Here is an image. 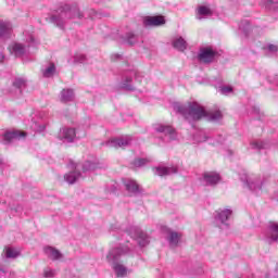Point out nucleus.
<instances>
[{
  "instance_id": "obj_1",
  "label": "nucleus",
  "mask_w": 278,
  "mask_h": 278,
  "mask_svg": "<svg viewBox=\"0 0 278 278\" xmlns=\"http://www.w3.org/2000/svg\"><path fill=\"white\" fill-rule=\"evenodd\" d=\"M174 110L178 114H181L186 121H201L205 118L206 121H220L223 118V113L220 111H205V109L199 104V102H189L188 104H174Z\"/></svg>"
},
{
  "instance_id": "obj_2",
  "label": "nucleus",
  "mask_w": 278,
  "mask_h": 278,
  "mask_svg": "<svg viewBox=\"0 0 278 278\" xmlns=\"http://www.w3.org/2000/svg\"><path fill=\"white\" fill-rule=\"evenodd\" d=\"M84 13L79 11V7L77 4L70 5L65 4L61 7L54 14L50 15L48 21L59 27V29H64V25H66V21L75 18H83Z\"/></svg>"
},
{
  "instance_id": "obj_3",
  "label": "nucleus",
  "mask_w": 278,
  "mask_h": 278,
  "mask_svg": "<svg viewBox=\"0 0 278 278\" xmlns=\"http://www.w3.org/2000/svg\"><path fill=\"white\" fill-rule=\"evenodd\" d=\"M126 253H129V248L121 247L112 249L106 255V261L112 266L113 271L118 278H125L129 275V269L125 264H123V257Z\"/></svg>"
},
{
  "instance_id": "obj_4",
  "label": "nucleus",
  "mask_w": 278,
  "mask_h": 278,
  "mask_svg": "<svg viewBox=\"0 0 278 278\" xmlns=\"http://www.w3.org/2000/svg\"><path fill=\"white\" fill-rule=\"evenodd\" d=\"M72 168H74L73 172H70L64 175V180L68 182L70 185L76 184V181H79L81 179V172L83 173H92V170H97V168H101V165L97 162L86 161L84 163H71Z\"/></svg>"
},
{
  "instance_id": "obj_5",
  "label": "nucleus",
  "mask_w": 278,
  "mask_h": 278,
  "mask_svg": "<svg viewBox=\"0 0 278 278\" xmlns=\"http://www.w3.org/2000/svg\"><path fill=\"white\" fill-rule=\"evenodd\" d=\"M58 138L62 140V142H75V140L86 138V131L75 130V128H62L59 131Z\"/></svg>"
},
{
  "instance_id": "obj_6",
  "label": "nucleus",
  "mask_w": 278,
  "mask_h": 278,
  "mask_svg": "<svg viewBox=\"0 0 278 278\" xmlns=\"http://www.w3.org/2000/svg\"><path fill=\"white\" fill-rule=\"evenodd\" d=\"M240 180L243 181L245 188L252 192H260V190H262V179L257 176H249V174L243 173L240 175Z\"/></svg>"
},
{
  "instance_id": "obj_7",
  "label": "nucleus",
  "mask_w": 278,
  "mask_h": 278,
  "mask_svg": "<svg viewBox=\"0 0 278 278\" xmlns=\"http://www.w3.org/2000/svg\"><path fill=\"white\" fill-rule=\"evenodd\" d=\"M127 232L130 237L137 240L139 247H147V244H149V236H147L139 227L131 226Z\"/></svg>"
},
{
  "instance_id": "obj_8",
  "label": "nucleus",
  "mask_w": 278,
  "mask_h": 278,
  "mask_svg": "<svg viewBox=\"0 0 278 278\" xmlns=\"http://www.w3.org/2000/svg\"><path fill=\"white\" fill-rule=\"evenodd\" d=\"M132 77H135L136 81H140V74H138V72H130L129 74H125L121 83L122 90H128L129 92H134V90H136V87L131 85V81H134Z\"/></svg>"
},
{
  "instance_id": "obj_9",
  "label": "nucleus",
  "mask_w": 278,
  "mask_h": 278,
  "mask_svg": "<svg viewBox=\"0 0 278 278\" xmlns=\"http://www.w3.org/2000/svg\"><path fill=\"white\" fill-rule=\"evenodd\" d=\"M131 144V136H124L121 138L110 139L105 142V146L110 149H125Z\"/></svg>"
},
{
  "instance_id": "obj_10",
  "label": "nucleus",
  "mask_w": 278,
  "mask_h": 278,
  "mask_svg": "<svg viewBox=\"0 0 278 278\" xmlns=\"http://www.w3.org/2000/svg\"><path fill=\"white\" fill-rule=\"evenodd\" d=\"M157 134H163L165 136L166 142H172V140H177V131L172 126L157 125L155 127Z\"/></svg>"
},
{
  "instance_id": "obj_11",
  "label": "nucleus",
  "mask_w": 278,
  "mask_h": 278,
  "mask_svg": "<svg viewBox=\"0 0 278 278\" xmlns=\"http://www.w3.org/2000/svg\"><path fill=\"white\" fill-rule=\"evenodd\" d=\"M216 55H218L217 51H214L211 48H203L200 50L198 60H200L203 64H212Z\"/></svg>"
},
{
  "instance_id": "obj_12",
  "label": "nucleus",
  "mask_w": 278,
  "mask_h": 278,
  "mask_svg": "<svg viewBox=\"0 0 278 278\" xmlns=\"http://www.w3.org/2000/svg\"><path fill=\"white\" fill-rule=\"evenodd\" d=\"M8 49L11 55H14V58H23V55L27 53V48L25 47V45L18 41H12L9 45Z\"/></svg>"
},
{
  "instance_id": "obj_13",
  "label": "nucleus",
  "mask_w": 278,
  "mask_h": 278,
  "mask_svg": "<svg viewBox=\"0 0 278 278\" xmlns=\"http://www.w3.org/2000/svg\"><path fill=\"white\" fill-rule=\"evenodd\" d=\"M26 136L27 132L21 130L7 131L3 135L2 143L10 144L11 142H14V140H22V138H25Z\"/></svg>"
},
{
  "instance_id": "obj_14",
  "label": "nucleus",
  "mask_w": 278,
  "mask_h": 278,
  "mask_svg": "<svg viewBox=\"0 0 278 278\" xmlns=\"http://www.w3.org/2000/svg\"><path fill=\"white\" fill-rule=\"evenodd\" d=\"M268 242H278V223L269 222L267 226Z\"/></svg>"
},
{
  "instance_id": "obj_15",
  "label": "nucleus",
  "mask_w": 278,
  "mask_h": 278,
  "mask_svg": "<svg viewBox=\"0 0 278 278\" xmlns=\"http://www.w3.org/2000/svg\"><path fill=\"white\" fill-rule=\"evenodd\" d=\"M153 170H154V174L157 175L159 177H166L168 175H177L179 173V170L175 166H172V167L157 166Z\"/></svg>"
},
{
  "instance_id": "obj_16",
  "label": "nucleus",
  "mask_w": 278,
  "mask_h": 278,
  "mask_svg": "<svg viewBox=\"0 0 278 278\" xmlns=\"http://www.w3.org/2000/svg\"><path fill=\"white\" fill-rule=\"evenodd\" d=\"M166 20H164V16L156 15L152 17H147L144 20L146 27H160L161 25H165Z\"/></svg>"
},
{
  "instance_id": "obj_17",
  "label": "nucleus",
  "mask_w": 278,
  "mask_h": 278,
  "mask_svg": "<svg viewBox=\"0 0 278 278\" xmlns=\"http://www.w3.org/2000/svg\"><path fill=\"white\" fill-rule=\"evenodd\" d=\"M12 36V23L0 21V38L1 40H7Z\"/></svg>"
},
{
  "instance_id": "obj_18",
  "label": "nucleus",
  "mask_w": 278,
  "mask_h": 278,
  "mask_svg": "<svg viewBox=\"0 0 278 278\" xmlns=\"http://www.w3.org/2000/svg\"><path fill=\"white\" fill-rule=\"evenodd\" d=\"M115 39H117L118 42H124L126 45H129L130 47L138 42V36L134 33H127L125 37L117 35Z\"/></svg>"
},
{
  "instance_id": "obj_19",
  "label": "nucleus",
  "mask_w": 278,
  "mask_h": 278,
  "mask_svg": "<svg viewBox=\"0 0 278 278\" xmlns=\"http://www.w3.org/2000/svg\"><path fill=\"white\" fill-rule=\"evenodd\" d=\"M203 179L206 186H216L220 181V175L214 172H206L203 175Z\"/></svg>"
},
{
  "instance_id": "obj_20",
  "label": "nucleus",
  "mask_w": 278,
  "mask_h": 278,
  "mask_svg": "<svg viewBox=\"0 0 278 278\" xmlns=\"http://www.w3.org/2000/svg\"><path fill=\"white\" fill-rule=\"evenodd\" d=\"M167 241L170 247V249H175L177 244H179V240L181 239V233L173 230H167Z\"/></svg>"
},
{
  "instance_id": "obj_21",
  "label": "nucleus",
  "mask_w": 278,
  "mask_h": 278,
  "mask_svg": "<svg viewBox=\"0 0 278 278\" xmlns=\"http://www.w3.org/2000/svg\"><path fill=\"white\" fill-rule=\"evenodd\" d=\"M232 211L229 208L219 210L215 216V220L222 223V225H226L227 219L231 218Z\"/></svg>"
},
{
  "instance_id": "obj_22",
  "label": "nucleus",
  "mask_w": 278,
  "mask_h": 278,
  "mask_svg": "<svg viewBox=\"0 0 278 278\" xmlns=\"http://www.w3.org/2000/svg\"><path fill=\"white\" fill-rule=\"evenodd\" d=\"M13 88H16L18 94H23V90L27 88V78L16 77L13 81Z\"/></svg>"
},
{
  "instance_id": "obj_23",
  "label": "nucleus",
  "mask_w": 278,
  "mask_h": 278,
  "mask_svg": "<svg viewBox=\"0 0 278 278\" xmlns=\"http://www.w3.org/2000/svg\"><path fill=\"white\" fill-rule=\"evenodd\" d=\"M124 186L130 194H140V187L136 180H125Z\"/></svg>"
},
{
  "instance_id": "obj_24",
  "label": "nucleus",
  "mask_w": 278,
  "mask_h": 278,
  "mask_svg": "<svg viewBox=\"0 0 278 278\" xmlns=\"http://www.w3.org/2000/svg\"><path fill=\"white\" fill-rule=\"evenodd\" d=\"M75 99V91L73 89H63L61 91L60 101L62 103H68Z\"/></svg>"
},
{
  "instance_id": "obj_25",
  "label": "nucleus",
  "mask_w": 278,
  "mask_h": 278,
  "mask_svg": "<svg viewBox=\"0 0 278 278\" xmlns=\"http://www.w3.org/2000/svg\"><path fill=\"white\" fill-rule=\"evenodd\" d=\"M43 251H45L47 257H49V260L55 261V260H60V257H62V253H60V251L53 247H46L43 249Z\"/></svg>"
},
{
  "instance_id": "obj_26",
  "label": "nucleus",
  "mask_w": 278,
  "mask_h": 278,
  "mask_svg": "<svg viewBox=\"0 0 278 278\" xmlns=\"http://www.w3.org/2000/svg\"><path fill=\"white\" fill-rule=\"evenodd\" d=\"M173 47H174V49H177L178 51H186L188 45L186 43V41L184 40L182 37H179L173 41Z\"/></svg>"
},
{
  "instance_id": "obj_27",
  "label": "nucleus",
  "mask_w": 278,
  "mask_h": 278,
  "mask_svg": "<svg viewBox=\"0 0 278 278\" xmlns=\"http://www.w3.org/2000/svg\"><path fill=\"white\" fill-rule=\"evenodd\" d=\"M21 255V252L14 248H7L5 249V257L8 260H16Z\"/></svg>"
},
{
  "instance_id": "obj_28",
  "label": "nucleus",
  "mask_w": 278,
  "mask_h": 278,
  "mask_svg": "<svg viewBox=\"0 0 278 278\" xmlns=\"http://www.w3.org/2000/svg\"><path fill=\"white\" fill-rule=\"evenodd\" d=\"M250 146L252 147V149H254L255 151H262V149H268V143L264 142V141H252L250 143Z\"/></svg>"
},
{
  "instance_id": "obj_29",
  "label": "nucleus",
  "mask_w": 278,
  "mask_h": 278,
  "mask_svg": "<svg viewBox=\"0 0 278 278\" xmlns=\"http://www.w3.org/2000/svg\"><path fill=\"white\" fill-rule=\"evenodd\" d=\"M43 77H53L55 75V64L51 63L46 70L42 71Z\"/></svg>"
},
{
  "instance_id": "obj_30",
  "label": "nucleus",
  "mask_w": 278,
  "mask_h": 278,
  "mask_svg": "<svg viewBox=\"0 0 278 278\" xmlns=\"http://www.w3.org/2000/svg\"><path fill=\"white\" fill-rule=\"evenodd\" d=\"M149 159H136L134 162H132V166L135 168H140L142 166H147V164H149Z\"/></svg>"
},
{
  "instance_id": "obj_31",
  "label": "nucleus",
  "mask_w": 278,
  "mask_h": 278,
  "mask_svg": "<svg viewBox=\"0 0 278 278\" xmlns=\"http://www.w3.org/2000/svg\"><path fill=\"white\" fill-rule=\"evenodd\" d=\"M265 8L267 10H278V0H266Z\"/></svg>"
},
{
  "instance_id": "obj_32",
  "label": "nucleus",
  "mask_w": 278,
  "mask_h": 278,
  "mask_svg": "<svg viewBox=\"0 0 278 278\" xmlns=\"http://www.w3.org/2000/svg\"><path fill=\"white\" fill-rule=\"evenodd\" d=\"M31 129H34V131L42 132V131H45V129H47V126L45 124L34 122L31 125Z\"/></svg>"
},
{
  "instance_id": "obj_33",
  "label": "nucleus",
  "mask_w": 278,
  "mask_h": 278,
  "mask_svg": "<svg viewBox=\"0 0 278 278\" xmlns=\"http://www.w3.org/2000/svg\"><path fill=\"white\" fill-rule=\"evenodd\" d=\"M198 14H200V16H210V14H212V11H210V8L207 7H200L198 9Z\"/></svg>"
},
{
  "instance_id": "obj_34",
  "label": "nucleus",
  "mask_w": 278,
  "mask_h": 278,
  "mask_svg": "<svg viewBox=\"0 0 278 278\" xmlns=\"http://www.w3.org/2000/svg\"><path fill=\"white\" fill-rule=\"evenodd\" d=\"M85 62H86V55L79 54V53L74 55V63L75 64H84Z\"/></svg>"
},
{
  "instance_id": "obj_35",
  "label": "nucleus",
  "mask_w": 278,
  "mask_h": 278,
  "mask_svg": "<svg viewBox=\"0 0 278 278\" xmlns=\"http://www.w3.org/2000/svg\"><path fill=\"white\" fill-rule=\"evenodd\" d=\"M43 277L45 278H53V277H55V270H53L51 268H46L43 270Z\"/></svg>"
},
{
  "instance_id": "obj_36",
  "label": "nucleus",
  "mask_w": 278,
  "mask_h": 278,
  "mask_svg": "<svg viewBox=\"0 0 278 278\" xmlns=\"http://www.w3.org/2000/svg\"><path fill=\"white\" fill-rule=\"evenodd\" d=\"M219 92L222 94H229V92H233V88L224 86V87H220Z\"/></svg>"
},
{
  "instance_id": "obj_37",
  "label": "nucleus",
  "mask_w": 278,
  "mask_h": 278,
  "mask_svg": "<svg viewBox=\"0 0 278 278\" xmlns=\"http://www.w3.org/2000/svg\"><path fill=\"white\" fill-rule=\"evenodd\" d=\"M266 49H267V51H269V53H277V51H278V47L273 43L267 45Z\"/></svg>"
},
{
  "instance_id": "obj_38",
  "label": "nucleus",
  "mask_w": 278,
  "mask_h": 278,
  "mask_svg": "<svg viewBox=\"0 0 278 278\" xmlns=\"http://www.w3.org/2000/svg\"><path fill=\"white\" fill-rule=\"evenodd\" d=\"M26 42L28 43L29 47H34L36 46V39L34 38V36H29V38L26 40Z\"/></svg>"
},
{
  "instance_id": "obj_39",
  "label": "nucleus",
  "mask_w": 278,
  "mask_h": 278,
  "mask_svg": "<svg viewBox=\"0 0 278 278\" xmlns=\"http://www.w3.org/2000/svg\"><path fill=\"white\" fill-rule=\"evenodd\" d=\"M5 277H8V271L0 267V278H5Z\"/></svg>"
},
{
  "instance_id": "obj_40",
  "label": "nucleus",
  "mask_w": 278,
  "mask_h": 278,
  "mask_svg": "<svg viewBox=\"0 0 278 278\" xmlns=\"http://www.w3.org/2000/svg\"><path fill=\"white\" fill-rule=\"evenodd\" d=\"M11 210H12L13 212H16V213L23 212V206L16 205L15 207H12Z\"/></svg>"
},
{
  "instance_id": "obj_41",
  "label": "nucleus",
  "mask_w": 278,
  "mask_h": 278,
  "mask_svg": "<svg viewBox=\"0 0 278 278\" xmlns=\"http://www.w3.org/2000/svg\"><path fill=\"white\" fill-rule=\"evenodd\" d=\"M111 60H113V61L121 60V55L119 54H112Z\"/></svg>"
},
{
  "instance_id": "obj_42",
  "label": "nucleus",
  "mask_w": 278,
  "mask_h": 278,
  "mask_svg": "<svg viewBox=\"0 0 278 278\" xmlns=\"http://www.w3.org/2000/svg\"><path fill=\"white\" fill-rule=\"evenodd\" d=\"M15 277H16V274L14 271H10L9 278H15Z\"/></svg>"
},
{
  "instance_id": "obj_43",
  "label": "nucleus",
  "mask_w": 278,
  "mask_h": 278,
  "mask_svg": "<svg viewBox=\"0 0 278 278\" xmlns=\"http://www.w3.org/2000/svg\"><path fill=\"white\" fill-rule=\"evenodd\" d=\"M207 141V136H204L202 139H199V142H205Z\"/></svg>"
},
{
  "instance_id": "obj_44",
  "label": "nucleus",
  "mask_w": 278,
  "mask_h": 278,
  "mask_svg": "<svg viewBox=\"0 0 278 278\" xmlns=\"http://www.w3.org/2000/svg\"><path fill=\"white\" fill-rule=\"evenodd\" d=\"M3 60H5V55L1 54L0 55V62H3Z\"/></svg>"
},
{
  "instance_id": "obj_45",
  "label": "nucleus",
  "mask_w": 278,
  "mask_h": 278,
  "mask_svg": "<svg viewBox=\"0 0 278 278\" xmlns=\"http://www.w3.org/2000/svg\"><path fill=\"white\" fill-rule=\"evenodd\" d=\"M255 114H260V108H254Z\"/></svg>"
},
{
  "instance_id": "obj_46",
  "label": "nucleus",
  "mask_w": 278,
  "mask_h": 278,
  "mask_svg": "<svg viewBox=\"0 0 278 278\" xmlns=\"http://www.w3.org/2000/svg\"><path fill=\"white\" fill-rule=\"evenodd\" d=\"M217 142L218 144H223V142H225V139H219Z\"/></svg>"
},
{
  "instance_id": "obj_47",
  "label": "nucleus",
  "mask_w": 278,
  "mask_h": 278,
  "mask_svg": "<svg viewBox=\"0 0 278 278\" xmlns=\"http://www.w3.org/2000/svg\"><path fill=\"white\" fill-rule=\"evenodd\" d=\"M3 164V161L0 160V166Z\"/></svg>"
}]
</instances>
